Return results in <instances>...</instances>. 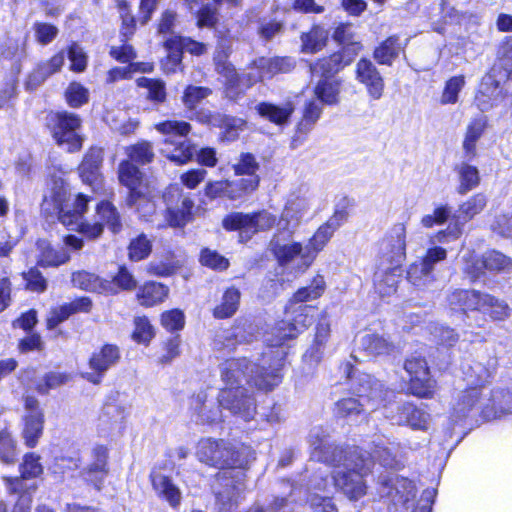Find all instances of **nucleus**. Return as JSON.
I'll list each match as a JSON object with an SVG mask.
<instances>
[{
    "mask_svg": "<svg viewBox=\"0 0 512 512\" xmlns=\"http://www.w3.org/2000/svg\"><path fill=\"white\" fill-rule=\"evenodd\" d=\"M309 444L313 459L338 470L330 478L327 468H319L310 476L304 489L287 482L293 501H306L311 495L328 491L331 485L340 489L349 499L357 500L365 495L364 477L371 472L376 462L387 469H398L402 465L400 445L380 438L373 441L370 451L358 447L342 449L330 443L326 429L317 426L310 430Z\"/></svg>",
    "mask_w": 512,
    "mask_h": 512,
    "instance_id": "f257e3e1",
    "label": "nucleus"
},
{
    "mask_svg": "<svg viewBox=\"0 0 512 512\" xmlns=\"http://www.w3.org/2000/svg\"><path fill=\"white\" fill-rule=\"evenodd\" d=\"M89 199L83 194H78L71 199L68 186L61 178L51 181L48 192L44 195L41 205L42 211L50 215H56L58 220L69 230L78 231L87 238L95 239L103 232L104 225L114 234L120 232L122 223L117 209L108 201H102L97 205V214L101 223L90 224L83 221Z\"/></svg>",
    "mask_w": 512,
    "mask_h": 512,
    "instance_id": "f03ea898",
    "label": "nucleus"
},
{
    "mask_svg": "<svg viewBox=\"0 0 512 512\" xmlns=\"http://www.w3.org/2000/svg\"><path fill=\"white\" fill-rule=\"evenodd\" d=\"M248 448H236L223 439L204 438L197 444L196 456L209 466L229 469L222 474L220 488L215 491L219 512H235L246 490L243 469L249 463Z\"/></svg>",
    "mask_w": 512,
    "mask_h": 512,
    "instance_id": "7ed1b4c3",
    "label": "nucleus"
},
{
    "mask_svg": "<svg viewBox=\"0 0 512 512\" xmlns=\"http://www.w3.org/2000/svg\"><path fill=\"white\" fill-rule=\"evenodd\" d=\"M465 389L453 406L452 420L457 423L465 419L475 422L480 417L490 421L512 413V393L509 390H489L485 383L492 372L480 362H473L462 367Z\"/></svg>",
    "mask_w": 512,
    "mask_h": 512,
    "instance_id": "20e7f679",
    "label": "nucleus"
},
{
    "mask_svg": "<svg viewBox=\"0 0 512 512\" xmlns=\"http://www.w3.org/2000/svg\"><path fill=\"white\" fill-rule=\"evenodd\" d=\"M288 352L269 349L261 355L260 363L247 358L228 359L220 364L221 380L225 388L243 386V383L259 390L269 391L278 386L283 378V368Z\"/></svg>",
    "mask_w": 512,
    "mask_h": 512,
    "instance_id": "39448f33",
    "label": "nucleus"
},
{
    "mask_svg": "<svg viewBox=\"0 0 512 512\" xmlns=\"http://www.w3.org/2000/svg\"><path fill=\"white\" fill-rule=\"evenodd\" d=\"M341 370L349 380L350 389L359 399L349 397L336 402L335 414L342 418H352L365 410L374 411L394 397V391L384 387L383 383L372 375L358 371L352 362L347 361Z\"/></svg>",
    "mask_w": 512,
    "mask_h": 512,
    "instance_id": "423d86ee",
    "label": "nucleus"
},
{
    "mask_svg": "<svg viewBox=\"0 0 512 512\" xmlns=\"http://www.w3.org/2000/svg\"><path fill=\"white\" fill-rule=\"evenodd\" d=\"M157 131L164 139L160 148L161 154L177 165L186 164L194 154L195 147L186 138L191 125L185 121H164L156 125Z\"/></svg>",
    "mask_w": 512,
    "mask_h": 512,
    "instance_id": "0eeeda50",
    "label": "nucleus"
},
{
    "mask_svg": "<svg viewBox=\"0 0 512 512\" xmlns=\"http://www.w3.org/2000/svg\"><path fill=\"white\" fill-rule=\"evenodd\" d=\"M314 307L310 305H300L293 309L294 317L292 321L281 320L275 323L269 332L265 333V342L269 349H284V342L296 338L300 333L306 330L313 323Z\"/></svg>",
    "mask_w": 512,
    "mask_h": 512,
    "instance_id": "6e6552de",
    "label": "nucleus"
},
{
    "mask_svg": "<svg viewBox=\"0 0 512 512\" xmlns=\"http://www.w3.org/2000/svg\"><path fill=\"white\" fill-rule=\"evenodd\" d=\"M81 118L70 112H59L49 118V126L56 143L68 152H77L82 148L83 137L80 134Z\"/></svg>",
    "mask_w": 512,
    "mask_h": 512,
    "instance_id": "1a4fd4ad",
    "label": "nucleus"
},
{
    "mask_svg": "<svg viewBox=\"0 0 512 512\" xmlns=\"http://www.w3.org/2000/svg\"><path fill=\"white\" fill-rule=\"evenodd\" d=\"M378 479L380 497L389 499L396 512L408 510V503L416 496L414 483L390 471L380 474Z\"/></svg>",
    "mask_w": 512,
    "mask_h": 512,
    "instance_id": "9d476101",
    "label": "nucleus"
},
{
    "mask_svg": "<svg viewBox=\"0 0 512 512\" xmlns=\"http://www.w3.org/2000/svg\"><path fill=\"white\" fill-rule=\"evenodd\" d=\"M395 397L396 393L394 392V397L382 404L384 417L394 425L409 426L414 430H426L430 415L410 402L393 404L392 401Z\"/></svg>",
    "mask_w": 512,
    "mask_h": 512,
    "instance_id": "9b49d317",
    "label": "nucleus"
},
{
    "mask_svg": "<svg viewBox=\"0 0 512 512\" xmlns=\"http://www.w3.org/2000/svg\"><path fill=\"white\" fill-rule=\"evenodd\" d=\"M218 402L222 409L245 422L252 420L256 414L254 395L244 386L221 389L218 393Z\"/></svg>",
    "mask_w": 512,
    "mask_h": 512,
    "instance_id": "f8f14e48",
    "label": "nucleus"
},
{
    "mask_svg": "<svg viewBox=\"0 0 512 512\" xmlns=\"http://www.w3.org/2000/svg\"><path fill=\"white\" fill-rule=\"evenodd\" d=\"M486 204L487 197L483 193H477L470 197L459 206L457 214L454 216V224L448 226L446 230L438 232L434 237V242L448 243L458 239L462 235L464 224L481 213Z\"/></svg>",
    "mask_w": 512,
    "mask_h": 512,
    "instance_id": "ddd939ff",
    "label": "nucleus"
},
{
    "mask_svg": "<svg viewBox=\"0 0 512 512\" xmlns=\"http://www.w3.org/2000/svg\"><path fill=\"white\" fill-rule=\"evenodd\" d=\"M163 46L167 51V58L164 63V68L167 72H175L182 64L184 51L195 56L203 55L207 51L204 43L181 35L167 37L163 42Z\"/></svg>",
    "mask_w": 512,
    "mask_h": 512,
    "instance_id": "4468645a",
    "label": "nucleus"
},
{
    "mask_svg": "<svg viewBox=\"0 0 512 512\" xmlns=\"http://www.w3.org/2000/svg\"><path fill=\"white\" fill-rule=\"evenodd\" d=\"M406 258V227L403 223L393 225L379 244V261L391 265H402Z\"/></svg>",
    "mask_w": 512,
    "mask_h": 512,
    "instance_id": "2eb2a0df",
    "label": "nucleus"
},
{
    "mask_svg": "<svg viewBox=\"0 0 512 512\" xmlns=\"http://www.w3.org/2000/svg\"><path fill=\"white\" fill-rule=\"evenodd\" d=\"M404 369L410 375L409 389L420 398H430L435 391L436 382L430 376L426 360L418 355L411 356L404 363Z\"/></svg>",
    "mask_w": 512,
    "mask_h": 512,
    "instance_id": "dca6fc26",
    "label": "nucleus"
},
{
    "mask_svg": "<svg viewBox=\"0 0 512 512\" xmlns=\"http://www.w3.org/2000/svg\"><path fill=\"white\" fill-rule=\"evenodd\" d=\"M275 223L276 216L265 210L253 214L234 212L227 215L222 221L223 227L228 231L242 230L251 234L268 230Z\"/></svg>",
    "mask_w": 512,
    "mask_h": 512,
    "instance_id": "f3484780",
    "label": "nucleus"
},
{
    "mask_svg": "<svg viewBox=\"0 0 512 512\" xmlns=\"http://www.w3.org/2000/svg\"><path fill=\"white\" fill-rule=\"evenodd\" d=\"M119 347L114 344H105L99 351H95L89 359V367L92 372H87L83 377L93 384L101 383L106 372L115 366L120 360Z\"/></svg>",
    "mask_w": 512,
    "mask_h": 512,
    "instance_id": "a211bd4d",
    "label": "nucleus"
},
{
    "mask_svg": "<svg viewBox=\"0 0 512 512\" xmlns=\"http://www.w3.org/2000/svg\"><path fill=\"white\" fill-rule=\"evenodd\" d=\"M221 406L213 396H210L207 390H200L191 396L189 400V410L192 418L197 423L213 424L219 422L222 417Z\"/></svg>",
    "mask_w": 512,
    "mask_h": 512,
    "instance_id": "6ab92c4d",
    "label": "nucleus"
},
{
    "mask_svg": "<svg viewBox=\"0 0 512 512\" xmlns=\"http://www.w3.org/2000/svg\"><path fill=\"white\" fill-rule=\"evenodd\" d=\"M310 205V196L307 189H301L299 193H292L278 222L279 229L287 230L290 235L292 230L299 225Z\"/></svg>",
    "mask_w": 512,
    "mask_h": 512,
    "instance_id": "aec40b11",
    "label": "nucleus"
},
{
    "mask_svg": "<svg viewBox=\"0 0 512 512\" xmlns=\"http://www.w3.org/2000/svg\"><path fill=\"white\" fill-rule=\"evenodd\" d=\"M215 63L217 71L226 78V86L229 92L235 90V94H240L243 93L244 89L263 81L259 69H252V63L248 67L249 71L241 76L233 65L221 62L220 56L215 57Z\"/></svg>",
    "mask_w": 512,
    "mask_h": 512,
    "instance_id": "412c9836",
    "label": "nucleus"
},
{
    "mask_svg": "<svg viewBox=\"0 0 512 512\" xmlns=\"http://www.w3.org/2000/svg\"><path fill=\"white\" fill-rule=\"evenodd\" d=\"M26 414L24 416V427L22 431L25 444L33 448L37 445L43 433L44 415L39 407L38 400L33 396H26L24 399Z\"/></svg>",
    "mask_w": 512,
    "mask_h": 512,
    "instance_id": "4be33fe9",
    "label": "nucleus"
},
{
    "mask_svg": "<svg viewBox=\"0 0 512 512\" xmlns=\"http://www.w3.org/2000/svg\"><path fill=\"white\" fill-rule=\"evenodd\" d=\"M118 177L120 183L129 190L126 200L128 206H139L141 202L145 201L143 173L137 166L129 160L122 161L119 164Z\"/></svg>",
    "mask_w": 512,
    "mask_h": 512,
    "instance_id": "5701e85b",
    "label": "nucleus"
},
{
    "mask_svg": "<svg viewBox=\"0 0 512 512\" xmlns=\"http://www.w3.org/2000/svg\"><path fill=\"white\" fill-rule=\"evenodd\" d=\"M253 327L251 324H241L238 322L236 325L228 329L220 330L216 333L213 348L219 353H231L235 350L238 344L250 342L253 339Z\"/></svg>",
    "mask_w": 512,
    "mask_h": 512,
    "instance_id": "b1692460",
    "label": "nucleus"
},
{
    "mask_svg": "<svg viewBox=\"0 0 512 512\" xmlns=\"http://www.w3.org/2000/svg\"><path fill=\"white\" fill-rule=\"evenodd\" d=\"M270 250L281 266L290 264L296 258L299 259L298 267L303 270L311 265L307 264L304 259L306 246L300 242L288 241L280 235H275L270 242Z\"/></svg>",
    "mask_w": 512,
    "mask_h": 512,
    "instance_id": "393cba45",
    "label": "nucleus"
},
{
    "mask_svg": "<svg viewBox=\"0 0 512 512\" xmlns=\"http://www.w3.org/2000/svg\"><path fill=\"white\" fill-rule=\"evenodd\" d=\"M128 415L127 407L116 399H109L102 408L99 416L98 430L106 436L121 433Z\"/></svg>",
    "mask_w": 512,
    "mask_h": 512,
    "instance_id": "a878e982",
    "label": "nucleus"
},
{
    "mask_svg": "<svg viewBox=\"0 0 512 512\" xmlns=\"http://www.w3.org/2000/svg\"><path fill=\"white\" fill-rule=\"evenodd\" d=\"M503 99L504 94L501 80L497 79L496 70L492 69L482 78L475 96V103L484 112L499 105Z\"/></svg>",
    "mask_w": 512,
    "mask_h": 512,
    "instance_id": "bb28decb",
    "label": "nucleus"
},
{
    "mask_svg": "<svg viewBox=\"0 0 512 512\" xmlns=\"http://www.w3.org/2000/svg\"><path fill=\"white\" fill-rule=\"evenodd\" d=\"M396 347L384 336L376 333H365L356 339V350L351 354V359L359 362L356 351L363 352L367 357L391 355Z\"/></svg>",
    "mask_w": 512,
    "mask_h": 512,
    "instance_id": "cd10ccee",
    "label": "nucleus"
},
{
    "mask_svg": "<svg viewBox=\"0 0 512 512\" xmlns=\"http://www.w3.org/2000/svg\"><path fill=\"white\" fill-rule=\"evenodd\" d=\"M353 60V55L349 48L336 52L329 57L318 60L310 64V72L313 77L321 79H333V76Z\"/></svg>",
    "mask_w": 512,
    "mask_h": 512,
    "instance_id": "c85d7f7f",
    "label": "nucleus"
},
{
    "mask_svg": "<svg viewBox=\"0 0 512 512\" xmlns=\"http://www.w3.org/2000/svg\"><path fill=\"white\" fill-rule=\"evenodd\" d=\"M401 266L379 261L373 281L375 290L381 297L390 296L396 292L402 276Z\"/></svg>",
    "mask_w": 512,
    "mask_h": 512,
    "instance_id": "c756f323",
    "label": "nucleus"
},
{
    "mask_svg": "<svg viewBox=\"0 0 512 512\" xmlns=\"http://www.w3.org/2000/svg\"><path fill=\"white\" fill-rule=\"evenodd\" d=\"M356 78L364 84L370 97L378 100L382 97L384 80L376 66L368 59L362 58L356 66Z\"/></svg>",
    "mask_w": 512,
    "mask_h": 512,
    "instance_id": "7c9ffc66",
    "label": "nucleus"
},
{
    "mask_svg": "<svg viewBox=\"0 0 512 512\" xmlns=\"http://www.w3.org/2000/svg\"><path fill=\"white\" fill-rule=\"evenodd\" d=\"M150 480L158 497L165 500L172 508L179 507L182 493L169 476L153 469L150 473Z\"/></svg>",
    "mask_w": 512,
    "mask_h": 512,
    "instance_id": "2f4dec72",
    "label": "nucleus"
},
{
    "mask_svg": "<svg viewBox=\"0 0 512 512\" xmlns=\"http://www.w3.org/2000/svg\"><path fill=\"white\" fill-rule=\"evenodd\" d=\"M483 294L477 290L455 289L448 295L447 302L451 310L468 317V311H479Z\"/></svg>",
    "mask_w": 512,
    "mask_h": 512,
    "instance_id": "473e14b6",
    "label": "nucleus"
},
{
    "mask_svg": "<svg viewBox=\"0 0 512 512\" xmlns=\"http://www.w3.org/2000/svg\"><path fill=\"white\" fill-rule=\"evenodd\" d=\"M295 66L293 57H260L252 62V69H259L263 81L272 79L279 73H289Z\"/></svg>",
    "mask_w": 512,
    "mask_h": 512,
    "instance_id": "72a5a7b5",
    "label": "nucleus"
},
{
    "mask_svg": "<svg viewBox=\"0 0 512 512\" xmlns=\"http://www.w3.org/2000/svg\"><path fill=\"white\" fill-rule=\"evenodd\" d=\"M65 62V53L60 51L49 60L40 62L29 74L26 86L33 90L40 86L49 76L59 72Z\"/></svg>",
    "mask_w": 512,
    "mask_h": 512,
    "instance_id": "f704fd0d",
    "label": "nucleus"
},
{
    "mask_svg": "<svg viewBox=\"0 0 512 512\" xmlns=\"http://www.w3.org/2000/svg\"><path fill=\"white\" fill-rule=\"evenodd\" d=\"M482 268L489 271L508 272L512 269V260L501 252L488 251L475 266L467 267V273L471 274L473 279H477L482 272Z\"/></svg>",
    "mask_w": 512,
    "mask_h": 512,
    "instance_id": "c9c22d12",
    "label": "nucleus"
},
{
    "mask_svg": "<svg viewBox=\"0 0 512 512\" xmlns=\"http://www.w3.org/2000/svg\"><path fill=\"white\" fill-rule=\"evenodd\" d=\"M294 109L292 102L276 105L263 101L255 105V111L261 118L278 126H282L289 121Z\"/></svg>",
    "mask_w": 512,
    "mask_h": 512,
    "instance_id": "e433bc0d",
    "label": "nucleus"
},
{
    "mask_svg": "<svg viewBox=\"0 0 512 512\" xmlns=\"http://www.w3.org/2000/svg\"><path fill=\"white\" fill-rule=\"evenodd\" d=\"M39 252L37 257V266L42 268L59 267L70 260L69 252L61 247L53 248L46 240L40 239L36 242Z\"/></svg>",
    "mask_w": 512,
    "mask_h": 512,
    "instance_id": "4c0bfd02",
    "label": "nucleus"
},
{
    "mask_svg": "<svg viewBox=\"0 0 512 512\" xmlns=\"http://www.w3.org/2000/svg\"><path fill=\"white\" fill-rule=\"evenodd\" d=\"M486 126L487 118L484 115L475 117L469 122L462 144L464 158L467 161H471L476 157V144L478 140L482 137L486 129Z\"/></svg>",
    "mask_w": 512,
    "mask_h": 512,
    "instance_id": "58836bf2",
    "label": "nucleus"
},
{
    "mask_svg": "<svg viewBox=\"0 0 512 512\" xmlns=\"http://www.w3.org/2000/svg\"><path fill=\"white\" fill-rule=\"evenodd\" d=\"M102 160V149L96 147L89 149L79 166V174L83 182L91 185L98 181Z\"/></svg>",
    "mask_w": 512,
    "mask_h": 512,
    "instance_id": "ea45409f",
    "label": "nucleus"
},
{
    "mask_svg": "<svg viewBox=\"0 0 512 512\" xmlns=\"http://www.w3.org/2000/svg\"><path fill=\"white\" fill-rule=\"evenodd\" d=\"M137 286L134 275L124 265L119 266L118 272L111 278L105 279V295H116L120 291H131Z\"/></svg>",
    "mask_w": 512,
    "mask_h": 512,
    "instance_id": "a19ab883",
    "label": "nucleus"
},
{
    "mask_svg": "<svg viewBox=\"0 0 512 512\" xmlns=\"http://www.w3.org/2000/svg\"><path fill=\"white\" fill-rule=\"evenodd\" d=\"M1 55L4 59L13 62L17 72L21 70V63L27 57V36L8 38L2 48Z\"/></svg>",
    "mask_w": 512,
    "mask_h": 512,
    "instance_id": "79ce46f5",
    "label": "nucleus"
},
{
    "mask_svg": "<svg viewBox=\"0 0 512 512\" xmlns=\"http://www.w3.org/2000/svg\"><path fill=\"white\" fill-rule=\"evenodd\" d=\"M326 290V282L322 275H316L309 285L299 288L290 300L291 309L294 304H302L320 298Z\"/></svg>",
    "mask_w": 512,
    "mask_h": 512,
    "instance_id": "37998d69",
    "label": "nucleus"
},
{
    "mask_svg": "<svg viewBox=\"0 0 512 512\" xmlns=\"http://www.w3.org/2000/svg\"><path fill=\"white\" fill-rule=\"evenodd\" d=\"M169 293V289L164 284L150 281L139 288L137 298L142 306L152 307L162 302Z\"/></svg>",
    "mask_w": 512,
    "mask_h": 512,
    "instance_id": "c03bdc74",
    "label": "nucleus"
},
{
    "mask_svg": "<svg viewBox=\"0 0 512 512\" xmlns=\"http://www.w3.org/2000/svg\"><path fill=\"white\" fill-rule=\"evenodd\" d=\"M402 50L403 46L400 43L399 37L393 35L375 48L373 56L379 64L390 66Z\"/></svg>",
    "mask_w": 512,
    "mask_h": 512,
    "instance_id": "a18cd8bd",
    "label": "nucleus"
},
{
    "mask_svg": "<svg viewBox=\"0 0 512 512\" xmlns=\"http://www.w3.org/2000/svg\"><path fill=\"white\" fill-rule=\"evenodd\" d=\"M71 282L74 287L81 290L91 293L105 294V278H101L94 273L84 270L73 272Z\"/></svg>",
    "mask_w": 512,
    "mask_h": 512,
    "instance_id": "49530a36",
    "label": "nucleus"
},
{
    "mask_svg": "<svg viewBox=\"0 0 512 512\" xmlns=\"http://www.w3.org/2000/svg\"><path fill=\"white\" fill-rule=\"evenodd\" d=\"M259 185L258 176L244 177L233 181H225L226 198L239 200L252 193Z\"/></svg>",
    "mask_w": 512,
    "mask_h": 512,
    "instance_id": "de8ad7c7",
    "label": "nucleus"
},
{
    "mask_svg": "<svg viewBox=\"0 0 512 512\" xmlns=\"http://www.w3.org/2000/svg\"><path fill=\"white\" fill-rule=\"evenodd\" d=\"M339 93L340 83L334 79H320L314 87L315 99L323 105H336Z\"/></svg>",
    "mask_w": 512,
    "mask_h": 512,
    "instance_id": "09e8293b",
    "label": "nucleus"
},
{
    "mask_svg": "<svg viewBox=\"0 0 512 512\" xmlns=\"http://www.w3.org/2000/svg\"><path fill=\"white\" fill-rule=\"evenodd\" d=\"M241 293L235 287L228 288L223 296L222 301L213 310V316L217 319H226L232 317L238 310Z\"/></svg>",
    "mask_w": 512,
    "mask_h": 512,
    "instance_id": "8fccbe9b",
    "label": "nucleus"
},
{
    "mask_svg": "<svg viewBox=\"0 0 512 512\" xmlns=\"http://www.w3.org/2000/svg\"><path fill=\"white\" fill-rule=\"evenodd\" d=\"M332 236L333 233L324 224L318 228L305 245L304 259L307 264L313 263L318 253L323 250Z\"/></svg>",
    "mask_w": 512,
    "mask_h": 512,
    "instance_id": "3c124183",
    "label": "nucleus"
},
{
    "mask_svg": "<svg viewBox=\"0 0 512 512\" xmlns=\"http://www.w3.org/2000/svg\"><path fill=\"white\" fill-rule=\"evenodd\" d=\"M459 175V186L457 192L461 195L467 194L475 189L480 183V175L477 167L463 162L456 168Z\"/></svg>",
    "mask_w": 512,
    "mask_h": 512,
    "instance_id": "603ef678",
    "label": "nucleus"
},
{
    "mask_svg": "<svg viewBox=\"0 0 512 512\" xmlns=\"http://www.w3.org/2000/svg\"><path fill=\"white\" fill-rule=\"evenodd\" d=\"M478 312L489 314L493 320L502 321L509 316L510 308L504 301L484 293Z\"/></svg>",
    "mask_w": 512,
    "mask_h": 512,
    "instance_id": "864d4df0",
    "label": "nucleus"
},
{
    "mask_svg": "<svg viewBox=\"0 0 512 512\" xmlns=\"http://www.w3.org/2000/svg\"><path fill=\"white\" fill-rule=\"evenodd\" d=\"M322 106L315 98L308 100L303 109V117L298 124V131L307 134L319 120L322 114Z\"/></svg>",
    "mask_w": 512,
    "mask_h": 512,
    "instance_id": "5fc2aeb1",
    "label": "nucleus"
},
{
    "mask_svg": "<svg viewBox=\"0 0 512 512\" xmlns=\"http://www.w3.org/2000/svg\"><path fill=\"white\" fill-rule=\"evenodd\" d=\"M407 280L418 288H425L435 280L434 273L421 261L411 264L407 270Z\"/></svg>",
    "mask_w": 512,
    "mask_h": 512,
    "instance_id": "6e6d98bb",
    "label": "nucleus"
},
{
    "mask_svg": "<svg viewBox=\"0 0 512 512\" xmlns=\"http://www.w3.org/2000/svg\"><path fill=\"white\" fill-rule=\"evenodd\" d=\"M327 31L321 27H313L308 33L301 35L302 51L315 53L321 50L327 41Z\"/></svg>",
    "mask_w": 512,
    "mask_h": 512,
    "instance_id": "4d7b16f0",
    "label": "nucleus"
},
{
    "mask_svg": "<svg viewBox=\"0 0 512 512\" xmlns=\"http://www.w3.org/2000/svg\"><path fill=\"white\" fill-rule=\"evenodd\" d=\"M152 251V241L146 234L141 233L131 239L128 246V257L131 261L138 262L146 259Z\"/></svg>",
    "mask_w": 512,
    "mask_h": 512,
    "instance_id": "13d9d810",
    "label": "nucleus"
},
{
    "mask_svg": "<svg viewBox=\"0 0 512 512\" xmlns=\"http://www.w3.org/2000/svg\"><path fill=\"white\" fill-rule=\"evenodd\" d=\"M109 473L108 465L89 463L82 471L81 476L85 482L91 484L96 490H101Z\"/></svg>",
    "mask_w": 512,
    "mask_h": 512,
    "instance_id": "bf43d9fd",
    "label": "nucleus"
},
{
    "mask_svg": "<svg viewBox=\"0 0 512 512\" xmlns=\"http://www.w3.org/2000/svg\"><path fill=\"white\" fill-rule=\"evenodd\" d=\"M138 87L147 89V98L155 103H162L166 99L165 83L159 79L140 77L137 79Z\"/></svg>",
    "mask_w": 512,
    "mask_h": 512,
    "instance_id": "052dcab7",
    "label": "nucleus"
},
{
    "mask_svg": "<svg viewBox=\"0 0 512 512\" xmlns=\"http://www.w3.org/2000/svg\"><path fill=\"white\" fill-rule=\"evenodd\" d=\"M465 85V78L462 75L454 76L445 83L440 102L443 105L455 104L458 101V95Z\"/></svg>",
    "mask_w": 512,
    "mask_h": 512,
    "instance_id": "680f3d73",
    "label": "nucleus"
},
{
    "mask_svg": "<svg viewBox=\"0 0 512 512\" xmlns=\"http://www.w3.org/2000/svg\"><path fill=\"white\" fill-rule=\"evenodd\" d=\"M129 161L137 164H147L153 160L154 153L152 145L147 141L139 142L127 148Z\"/></svg>",
    "mask_w": 512,
    "mask_h": 512,
    "instance_id": "e2e57ef3",
    "label": "nucleus"
},
{
    "mask_svg": "<svg viewBox=\"0 0 512 512\" xmlns=\"http://www.w3.org/2000/svg\"><path fill=\"white\" fill-rule=\"evenodd\" d=\"M67 57L70 61V70L76 73L84 72L88 64V55L76 42L69 45Z\"/></svg>",
    "mask_w": 512,
    "mask_h": 512,
    "instance_id": "0e129e2a",
    "label": "nucleus"
},
{
    "mask_svg": "<svg viewBox=\"0 0 512 512\" xmlns=\"http://www.w3.org/2000/svg\"><path fill=\"white\" fill-rule=\"evenodd\" d=\"M22 277L27 290L35 293H43L47 290V279L39 271L38 267H32L28 271L23 272Z\"/></svg>",
    "mask_w": 512,
    "mask_h": 512,
    "instance_id": "69168bd1",
    "label": "nucleus"
},
{
    "mask_svg": "<svg viewBox=\"0 0 512 512\" xmlns=\"http://www.w3.org/2000/svg\"><path fill=\"white\" fill-rule=\"evenodd\" d=\"M200 263L208 268L223 271L229 266L227 258L219 254L215 250L209 248H203L200 253Z\"/></svg>",
    "mask_w": 512,
    "mask_h": 512,
    "instance_id": "338daca9",
    "label": "nucleus"
},
{
    "mask_svg": "<svg viewBox=\"0 0 512 512\" xmlns=\"http://www.w3.org/2000/svg\"><path fill=\"white\" fill-rule=\"evenodd\" d=\"M66 100L70 107L79 108L88 102V90L80 83H71L66 90Z\"/></svg>",
    "mask_w": 512,
    "mask_h": 512,
    "instance_id": "774afa93",
    "label": "nucleus"
}]
</instances>
